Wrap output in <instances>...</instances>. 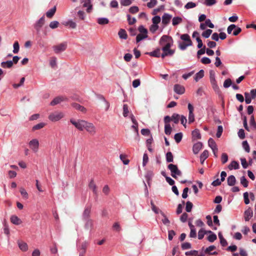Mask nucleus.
Returning <instances> with one entry per match:
<instances>
[{
	"instance_id": "nucleus-40",
	"label": "nucleus",
	"mask_w": 256,
	"mask_h": 256,
	"mask_svg": "<svg viewBox=\"0 0 256 256\" xmlns=\"http://www.w3.org/2000/svg\"><path fill=\"white\" fill-rule=\"evenodd\" d=\"M148 37V34H139L137 35L136 38V42H138Z\"/></svg>"
},
{
	"instance_id": "nucleus-8",
	"label": "nucleus",
	"mask_w": 256,
	"mask_h": 256,
	"mask_svg": "<svg viewBox=\"0 0 256 256\" xmlns=\"http://www.w3.org/2000/svg\"><path fill=\"white\" fill-rule=\"evenodd\" d=\"M188 123L191 124L194 121V108L192 105L190 103L188 104Z\"/></svg>"
},
{
	"instance_id": "nucleus-58",
	"label": "nucleus",
	"mask_w": 256,
	"mask_h": 256,
	"mask_svg": "<svg viewBox=\"0 0 256 256\" xmlns=\"http://www.w3.org/2000/svg\"><path fill=\"white\" fill-rule=\"evenodd\" d=\"M196 6V4L193 2H188L184 6L186 9L194 8Z\"/></svg>"
},
{
	"instance_id": "nucleus-57",
	"label": "nucleus",
	"mask_w": 256,
	"mask_h": 256,
	"mask_svg": "<svg viewBox=\"0 0 256 256\" xmlns=\"http://www.w3.org/2000/svg\"><path fill=\"white\" fill-rule=\"evenodd\" d=\"M192 45V44H191L190 43L183 42L180 44L179 47L181 50H184L186 48L187 46H190Z\"/></svg>"
},
{
	"instance_id": "nucleus-5",
	"label": "nucleus",
	"mask_w": 256,
	"mask_h": 256,
	"mask_svg": "<svg viewBox=\"0 0 256 256\" xmlns=\"http://www.w3.org/2000/svg\"><path fill=\"white\" fill-rule=\"evenodd\" d=\"M64 117V114L60 112H54L50 114L48 116V118L52 122H56Z\"/></svg>"
},
{
	"instance_id": "nucleus-19",
	"label": "nucleus",
	"mask_w": 256,
	"mask_h": 256,
	"mask_svg": "<svg viewBox=\"0 0 256 256\" xmlns=\"http://www.w3.org/2000/svg\"><path fill=\"white\" fill-rule=\"evenodd\" d=\"M228 184L230 186H234L236 182V179L234 176L231 175L227 178Z\"/></svg>"
},
{
	"instance_id": "nucleus-60",
	"label": "nucleus",
	"mask_w": 256,
	"mask_h": 256,
	"mask_svg": "<svg viewBox=\"0 0 256 256\" xmlns=\"http://www.w3.org/2000/svg\"><path fill=\"white\" fill-rule=\"evenodd\" d=\"M223 132V128L222 126H218V130L216 134L217 138H219L221 136L222 132Z\"/></svg>"
},
{
	"instance_id": "nucleus-17",
	"label": "nucleus",
	"mask_w": 256,
	"mask_h": 256,
	"mask_svg": "<svg viewBox=\"0 0 256 256\" xmlns=\"http://www.w3.org/2000/svg\"><path fill=\"white\" fill-rule=\"evenodd\" d=\"M91 208L90 206H87L85 208L83 212V218L84 220H86L89 219V217L90 214Z\"/></svg>"
},
{
	"instance_id": "nucleus-55",
	"label": "nucleus",
	"mask_w": 256,
	"mask_h": 256,
	"mask_svg": "<svg viewBox=\"0 0 256 256\" xmlns=\"http://www.w3.org/2000/svg\"><path fill=\"white\" fill-rule=\"evenodd\" d=\"M156 4V0H150V2L147 3V6L148 8H152Z\"/></svg>"
},
{
	"instance_id": "nucleus-39",
	"label": "nucleus",
	"mask_w": 256,
	"mask_h": 256,
	"mask_svg": "<svg viewBox=\"0 0 256 256\" xmlns=\"http://www.w3.org/2000/svg\"><path fill=\"white\" fill-rule=\"evenodd\" d=\"M172 128L170 124H164V132L167 135H170L172 132Z\"/></svg>"
},
{
	"instance_id": "nucleus-50",
	"label": "nucleus",
	"mask_w": 256,
	"mask_h": 256,
	"mask_svg": "<svg viewBox=\"0 0 256 256\" xmlns=\"http://www.w3.org/2000/svg\"><path fill=\"white\" fill-rule=\"evenodd\" d=\"M129 112L128 107V106L126 104H124L123 106V116L124 117H126Z\"/></svg>"
},
{
	"instance_id": "nucleus-9",
	"label": "nucleus",
	"mask_w": 256,
	"mask_h": 256,
	"mask_svg": "<svg viewBox=\"0 0 256 256\" xmlns=\"http://www.w3.org/2000/svg\"><path fill=\"white\" fill-rule=\"evenodd\" d=\"M45 22L44 16H42L38 21H37L34 24V28L36 30L37 32H39L40 30V28L43 26Z\"/></svg>"
},
{
	"instance_id": "nucleus-2",
	"label": "nucleus",
	"mask_w": 256,
	"mask_h": 256,
	"mask_svg": "<svg viewBox=\"0 0 256 256\" xmlns=\"http://www.w3.org/2000/svg\"><path fill=\"white\" fill-rule=\"evenodd\" d=\"M168 168L170 170L171 176L175 179L177 178L176 176H182V172L176 165L171 164L168 165Z\"/></svg>"
},
{
	"instance_id": "nucleus-6",
	"label": "nucleus",
	"mask_w": 256,
	"mask_h": 256,
	"mask_svg": "<svg viewBox=\"0 0 256 256\" xmlns=\"http://www.w3.org/2000/svg\"><path fill=\"white\" fill-rule=\"evenodd\" d=\"M52 48L54 52L58 54L66 50L67 48V43L66 42H64L58 45L54 46Z\"/></svg>"
},
{
	"instance_id": "nucleus-1",
	"label": "nucleus",
	"mask_w": 256,
	"mask_h": 256,
	"mask_svg": "<svg viewBox=\"0 0 256 256\" xmlns=\"http://www.w3.org/2000/svg\"><path fill=\"white\" fill-rule=\"evenodd\" d=\"M170 40H172L170 37L168 36L164 35L160 39V44L162 46V50L164 52H169L170 51L174 52V50H170V48L172 44L170 42Z\"/></svg>"
},
{
	"instance_id": "nucleus-35",
	"label": "nucleus",
	"mask_w": 256,
	"mask_h": 256,
	"mask_svg": "<svg viewBox=\"0 0 256 256\" xmlns=\"http://www.w3.org/2000/svg\"><path fill=\"white\" fill-rule=\"evenodd\" d=\"M153 176L154 174L152 171L149 170L146 172V178L148 184H150V182L152 180Z\"/></svg>"
},
{
	"instance_id": "nucleus-51",
	"label": "nucleus",
	"mask_w": 256,
	"mask_h": 256,
	"mask_svg": "<svg viewBox=\"0 0 256 256\" xmlns=\"http://www.w3.org/2000/svg\"><path fill=\"white\" fill-rule=\"evenodd\" d=\"M221 160L222 164H226L228 160V156L226 153H222L221 156Z\"/></svg>"
},
{
	"instance_id": "nucleus-45",
	"label": "nucleus",
	"mask_w": 256,
	"mask_h": 256,
	"mask_svg": "<svg viewBox=\"0 0 256 256\" xmlns=\"http://www.w3.org/2000/svg\"><path fill=\"white\" fill-rule=\"evenodd\" d=\"M46 126L44 122L39 123L32 127V130H36L43 128Z\"/></svg>"
},
{
	"instance_id": "nucleus-59",
	"label": "nucleus",
	"mask_w": 256,
	"mask_h": 256,
	"mask_svg": "<svg viewBox=\"0 0 256 256\" xmlns=\"http://www.w3.org/2000/svg\"><path fill=\"white\" fill-rule=\"evenodd\" d=\"M206 234V230H204L202 229L200 230L198 232V238L199 240L202 239Z\"/></svg>"
},
{
	"instance_id": "nucleus-13",
	"label": "nucleus",
	"mask_w": 256,
	"mask_h": 256,
	"mask_svg": "<svg viewBox=\"0 0 256 256\" xmlns=\"http://www.w3.org/2000/svg\"><path fill=\"white\" fill-rule=\"evenodd\" d=\"M253 216V212L251 208H249L244 213V218L246 221H248Z\"/></svg>"
},
{
	"instance_id": "nucleus-54",
	"label": "nucleus",
	"mask_w": 256,
	"mask_h": 256,
	"mask_svg": "<svg viewBox=\"0 0 256 256\" xmlns=\"http://www.w3.org/2000/svg\"><path fill=\"white\" fill-rule=\"evenodd\" d=\"M139 11V8L137 6H132L129 8V12L134 14Z\"/></svg>"
},
{
	"instance_id": "nucleus-48",
	"label": "nucleus",
	"mask_w": 256,
	"mask_h": 256,
	"mask_svg": "<svg viewBox=\"0 0 256 256\" xmlns=\"http://www.w3.org/2000/svg\"><path fill=\"white\" fill-rule=\"evenodd\" d=\"M193 204L192 202H191L190 201H188L186 202V210L187 212H190L192 210V208Z\"/></svg>"
},
{
	"instance_id": "nucleus-24",
	"label": "nucleus",
	"mask_w": 256,
	"mask_h": 256,
	"mask_svg": "<svg viewBox=\"0 0 256 256\" xmlns=\"http://www.w3.org/2000/svg\"><path fill=\"white\" fill-rule=\"evenodd\" d=\"M0 66L3 68H11L13 66V62L12 60L3 62L1 63Z\"/></svg>"
},
{
	"instance_id": "nucleus-16",
	"label": "nucleus",
	"mask_w": 256,
	"mask_h": 256,
	"mask_svg": "<svg viewBox=\"0 0 256 256\" xmlns=\"http://www.w3.org/2000/svg\"><path fill=\"white\" fill-rule=\"evenodd\" d=\"M172 17V16L168 14H164L162 16V24H168L170 22Z\"/></svg>"
},
{
	"instance_id": "nucleus-42",
	"label": "nucleus",
	"mask_w": 256,
	"mask_h": 256,
	"mask_svg": "<svg viewBox=\"0 0 256 256\" xmlns=\"http://www.w3.org/2000/svg\"><path fill=\"white\" fill-rule=\"evenodd\" d=\"M182 138V132H179L176 134L174 136V138L176 143H179Z\"/></svg>"
},
{
	"instance_id": "nucleus-23",
	"label": "nucleus",
	"mask_w": 256,
	"mask_h": 256,
	"mask_svg": "<svg viewBox=\"0 0 256 256\" xmlns=\"http://www.w3.org/2000/svg\"><path fill=\"white\" fill-rule=\"evenodd\" d=\"M11 222L16 225L20 224L22 223V220L16 216H12L10 218Z\"/></svg>"
},
{
	"instance_id": "nucleus-53",
	"label": "nucleus",
	"mask_w": 256,
	"mask_h": 256,
	"mask_svg": "<svg viewBox=\"0 0 256 256\" xmlns=\"http://www.w3.org/2000/svg\"><path fill=\"white\" fill-rule=\"evenodd\" d=\"M217 238V236L216 234L212 233L208 237V240L211 242H214Z\"/></svg>"
},
{
	"instance_id": "nucleus-63",
	"label": "nucleus",
	"mask_w": 256,
	"mask_h": 256,
	"mask_svg": "<svg viewBox=\"0 0 256 256\" xmlns=\"http://www.w3.org/2000/svg\"><path fill=\"white\" fill-rule=\"evenodd\" d=\"M20 192L22 194V196L24 198H28V194L25 190L24 188H21L20 189Z\"/></svg>"
},
{
	"instance_id": "nucleus-21",
	"label": "nucleus",
	"mask_w": 256,
	"mask_h": 256,
	"mask_svg": "<svg viewBox=\"0 0 256 256\" xmlns=\"http://www.w3.org/2000/svg\"><path fill=\"white\" fill-rule=\"evenodd\" d=\"M204 70H201L198 72H197L194 77V80L196 82H198L200 79L202 78L204 76Z\"/></svg>"
},
{
	"instance_id": "nucleus-26",
	"label": "nucleus",
	"mask_w": 256,
	"mask_h": 256,
	"mask_svg": "<svg viewBox=\"0 0 256 256\" xmlns=\"http://www.w3.org/2000/svg\"><path fill=\"white\" fill-rule=\"evenodd\" d=\"M64 100V98L60 96H58L55 98L50 102L51 106H54L62 102Z\"/></svg>"
},
{
	"instance_id": "nucleus-27",
	"label": "nucleus",
	"mask_w": 256,
	"mask_h": 256,
	"mask_svg": "<svg viewBox=\"0 0 256 256\" xmlns=\"http://www.w3.org/2000/svg\"><path fill=\"white\" fill-rule=\"evenodd\" d=\"M185 254H186V256H204V254H200L199 255L198 251L196 250H190V251H189V252H186L185 253Z\"/></svg>"
},
{
	"instance_id": "nucleus-49",
	"label": "nucleus",
	"mask_w": 256,
	"mask_h": 256,
	"mask_svg": "<svg viewBox=\"0 0 256 256\" xmlns=\"http://www.w3.org/2000/svg\"><path fill=\"white\" fill-rule=\"evenodd\" d=\"M240 183L244 188H246L248 186V181L244 176L241 177Z\"/></svg>"
},
{
	"instance_id": "nucleus-64",
	"label": "nucleus",
	"mask_w": 256,
	"mask_h": 256,
	"mask_svg": "<svg viewBox=\"0 0 256 256\" xmlns=\"http://www.w3.org/2000/svg\"><path fill=\"white\" fill-rule=\"evenodd\" d=\"M152 21L153 22V24L158 25V23L160 22V18L159 16H154L152 19Z\"/></svg>"
},
{
	"instance_id": "nucleus-37",
	"label": "nucleus",
	"mask_w": 256,
	"mask_h": 256,
	"mask_svg": "<svg viewBox=\"0 0 256 256\" xmlns=\"http://www.w3.org/2000/svg\"><path fill=\"white\" fill-rule=\"evenodd\" d=\"M244 97H245L244 100H245L246 103V104H250L251 102L252 99H253V98H251V96H250V94L248 92H244Z\"/></svg>"
},
{
	"instance_id": "nucleus-14",
	"label": "nucleus",
	"mask_w": 256,
	"mask_h": 256,
	"mask_svg": "<svg viewBox=\"0 0 256 256\" xmlns=\"http://www.w3.org/2000/svg\"><path fill=\"white\" fill-rule=\"evenodd\" d=\"M72 106L76 110H78L84 113H85L86 111V108L82 106H80L78 104L74 102L72 104Z\"/></svg>"
},
{
	"instance_id": "nucleus-12",
	"label": "nucleus",
	"mask_w": 256,
	"mask_h": 256,
	"mask_svg": "<svg viewBox=\"0 0 256 256\" xmlns=\"http://www.w3.org/2000/svg\"><path fill=\"white\" fill-rule=\"evenodd\" d=\"M174 91L176 94H182L184 92V88L180 84H176L174 86Z\"/></svg>"
},
{
	"instance_id": "nucleus-15",
	"label": "nucleus",
	"mask_w": 256,
	"mask_h": 256,
	"mask_svg": "<svg viewBox=\"0 0 256 256\" xmlns=\"http://www.w3.org/2000/svg\"><path fill=\"white\" fill-rule=\"evenodd\" d=\"M202 143L200 142H198L195 144L192 148V150L194 154H197L200 152L202 148Z\"/></svg>"
},
{
	"instance_id": "nucleus-61",
	"label": "nucleus",
	"mask_w": 256,
	"mask_h": 256,
	"mask_svg": "<svg viewBox=\"0 0 256 256\" xmlns=\"http://www.w3.org/2000/svg\"><path fill=\"white\" fill-rule=\"evenodd\" d=\"M59 22L58 21H52L50 24V27L51 28L54 29L58 27Z\"/></svg>"
},
{
	"instance_id": "nucleus-18",
	"label": "nucleus",
	"mask_w": 256,
	"mask_h": 256,
	"mask_svg": "<svg viewBox=\"0 0 256 256\" xmlns=\"http://www.w3.org/2000/svg\"><path fill=\"white\" fill-rule=\"evenodd\" d=\"M240 168V165L238 163L235 161H232L230 164L228 166V168L230 170H232V169L238 170Z\"/></svg>"
},
{
	"instance_id": "nucleus-28",
	"label": "nucleus",
	"mask_w": 256,
	"mask_h": 256,
	"mask_svg": "<svg viewBox=\"0 0 256 256\" xmlns=\"http://www.w3.org/2000/svg\"><path fill=\"white\" fill-rule=\"evenodd\" d=\"M118 34L119 37L122 39L126 40L128 38V35L126 32V31L124 29H120L118 32Z\"/></svg>"
},
{
	"instance_id": "nucleus-7",
	"label": "nucleus",
	"mask_w": 256,
	"mask_h": 256,
	"mask_svg": "<svg viewBox=\"0 0 256 256\" xmlns=\"http://www.w3.org/2000/svg\"><path fill=\"white\" fill-rule=\"evenodd\" d=\"M88 133L94 135L96 133V128L93 124L86 121L84 128Z\"/></svg>"
},
{
	"instance_id": "nucleus-38",
	"label": "nucleus",
	"mask_w": 256,
	"mask_h": 256,
	"mask_svg": "<svg viewBox=\"0 0 256 256\" xmlns=\"http://www.w3.org/2000/svg\"><path fill=\"white\" fill-rule=\"evenodd\" d=\"M192 136L194 138L197 139H200L201 138L200 134L198 129H195L192 132Z\"/></svg>"
},
{
	"instance_id": "nucleus-43",
	"label": "nucleus",
	"mask_w": 256,
	"mask_h": 256,
	"mask_svg": "<svg viewBox=\"0 0 256 256\" xmlns=\"http://www.w3.org/2000/svg\"><path fill=\"white\" fill-rule=\"evenodd\" d=\"M108 22L109 20L108 18H99L98 20V24L102 25L107 24L108 23Z\"/></svg>"
},
{
	"instance_id": "nucleus-20",
	"label": "nucleus",
	"mask_w": 256,
	"mask_h": 256,
	"mask_svg": "<svg viewBox=\"0 0 256 256\" xmlns=\"http://www.w3.org/2000/svg\"><path fill=\"white\" fill-rule=\"evenodd\" d=\"M88 188L92 190L93 192L95 194H97V186L94 182L93 179L91 180L90 182L88 184Z\"/></svg>"
},
{
	"instance_id": "nucleus-33",
	"label": "nucleus",
	"mask_w": 256,
	"mask_h": 256,
	"mask_svg": "<svg viewBox=\"0 0 256 256\" xmlns=\"http://www.w3.org/2000/svg\"><path fill=\"white\" fill-rule=\"evenodd\" d=\"M86 220V222L84 225L85 228L88 230L92 229V226H93V223H92V220L90 219H88Z\"/></svg>"
},
{
	"instance_id": "nucleus-47",
	"label": "nucleus",
	"mask_w": 256,
	"mask_h": 256,
	"mask_svg": "<svg viewBox=\"0 0 256 256\" xmlns=\"http://www.w3.org/2000/svg\"><path fill=\"white\" fill-rule=\"evenodd\" d=\"M242 147L247 152H250V148L246 140L244 141L242 143Z\"/></svg>"
},
{
	"instance_id": "nucleus-44",
	"label": "nucleus",
	"mask_w": 256,
	"mask_h": 256,
	"mask_svg": "<svg viewBox=\"0 0 256 256\" xmlns=\"http://www.w3.org/2000/svg\"><path fill=\"white\" fill-rule=\"evenodd\" d=\"M14 50L13 52L14 54H18L19 52L20 46L18 41H16L13 45Z\"/></svg>"
},
{
	"instance_id": "nucleus-10",
	"label": "nucleus",
	"mask_w": 256,
	"mask_h": 256,
	"mask_svg": "<svg viewBox=\"0 0 256 256\" xmlns=\"http://www.w3.org/2000/svg\"><path fill=\"white\" fill-rule=\"evenodd\" d=\"M29 145L32 150L35 152H37L39 146V142L37 139H33L29 142Z\"/></svg>"
},
{
	"instance_id": "nucleus-29",
	"label": "nucleus",
	"mask_w": 256,
	"mask_h": 256,
	"mask_svg": "<svg viewBox=\"0 0 256 256\" xmlns=\"http://www.w3.org/2000/svg\"><path fill=\"white\" fill-rule=\"evenodd\" d=\"M56 6H54L53 8L50 10L46 13V16L48 18H52L54 14L56 12Z\"/></svg>"
},
{
	"instance_id": "nucleus-4",
	"label": "nucleus",
	"mask_w": 256,
	"mask_h": 256,
	"mask_svg": "<svg viewBox=\"0 0 256 256\" xmlns=\"http://www.w3.org/2000/svg\"><path fill=\"white\" fill-rule=\"evenodd\" d=\"M210 83L212 86V88H214V90H215V92H220V88H218V86L217 84H216V81L215 79V75H214V72L211 70L210 71Z\"/></svg>"
},
{
	"instance_id": "nucleus-56",
	"label": "nucleus",
	"mask_w": 256,
	"mask_h": 256,
	"mask_svg": "<svg viewBox=\"0 0 256 256\" xmlns=\"http://www.w3.org/2000/svg\"><path fill=\"white\" fill-rule=\"evenodd\" d=\"M127 18L129 24L132 25L136 22V19L134 18H131L130 16V14L127 15Z\"/></svg>"
},
{
	"instance_id": "nucleus-34",
	"label": "nucleus",
	"mask_w": 256,
	"mask_h": 256,
	"mask_svg": "<svg viewBox=\"0 0 256 256\" xmlns=\"http://www.w3.org/2000/svg\"><path fill=\"white\" fill-rule=\"evenodd\" d=\"M180 38L182 40L186 42L187 43H190L192 44V42L190 39V37L188 34H183L181 36Z\"/></svg>"
},
{
	"instance_id": "nucleus-31",
	"label": "nucleus",
	"mask_w": 256,
	"mask_h": 256,
	"mask_svg": "<svg viewBox=\"0 0 256 256\" xmlns=\"http://www.w3.org/2000/svg\"><path fill=\"white\" fill-rule=\"evenodd\" d=\"M18 246L24 252H26L28 250V246L27 244L24 242H18Z\"/></svg>"
},
{
	"instance_id": "nucleus-52",
	"label": "nucleus",
	"mask_w": 256,
	"mask_h": 256,
	"mask_svg": "<svg viewBox=\"0 0 256 256\" xmlns=\"http://www.w3.org/2000/svg\"><path fill=\"white\" fill-rule=\"evenodd\" d=\"M250 124L251 126H252L254 130H256V122L254 120V115L251 116L250 118Z\"/></svg>"
},
{
	"instance_id": "nucleus-32",
	"label": "nucleus",
	"mask_w": 256,
	"mask_h": 256,
	"mask_svg": "<svg viewBox=\"0 0 256 256\" xmlns=\"http://www.w3.org/2000/svg\"><path fill=\"white\" fill-rule=\"evenodd\" d=\"M182 21V18L179 16L174 17L172 18V25L175 26L180 24Z\"/></svg>"
},
{
	"instance_id": "nucleus-25",
	"label": "nucleus",
	"mask_w": 256,
	"mask_h": 256,
	"mask_svg": "<svg viewBox=\"0 0 256 256\" xmlns=\"http://www.w3.org/2000/svg\"><path fill=\"white\" fill-rule=\"evenodd\" d=\"M148 54L152 56L159 58L160 56V49L157 48L153 52H148Z\"/></svg>"
},
{
	"instance_id": "nucleus-41",
	"label": "nucleus",
	"mask_w": 256,
	"mask_h": 256,
	"mask_svg": "<svg viewBox=\"0 0 256 256\" xmlns=\"http://www.w3.org/2000/svg\"><path fill=\"white\" fill-rule=\"evenodd\" d=\"M166 160L168 162H172L174 160L173 155L170 152H168L166 154Z\"/></svg>"
},
{
	"instance_id": "nucleus-3",
	"label": "nucleus",
	"mask_w": 256,
	"mask_h": 256,
	"mask_svg": "<svg viewBox=\"0 0 256 256\" xmlns=\"http://www.w3.org/2000/svg\"><path fill=\"white\" fill-rule=\"evenodd\" d=\"M70 123L73 124L78 130L82 131L85 126L86 121L82 120H75L74 119L70 120Z\"/></svg>"
},
{
	"instance_id": "nucleus-22",
	"label": "nucleus",
	"mask_w": 256,
	"mask_h": 256,
	"mask_svg": "<svg viewBox=\"0 0 256 256\" xmlns=\"http://www.w3.org/2000/svg\"><path fill=\"white\" fill-rule=\"evenodd\" d=\"M208 152L207 150H204L202 153L200 154V163L203 164L204 161L208 158Z\"/></svg>"
},
{
	"instance_id": "nucleus-11",
	"label": "nucleus",
	"mask_w": 256,
	"mask_h": 256,
	"mask_svg": "<svg viewBox=\"0 0 256 256\" xmlns=\"http://www.w3.org/2000/svg\"><path fill=\"white\" fill-rule=\"evenodd\" d=\"M82 3L83 4V7H87L86 12L88 13L90 12L92 8L91 0H82Z\"/></svg>"
},
{
	"instance_id": "nucleus-46",
	"label": "nucleus",
	"mask_w": 256,
	"mask_h": 256,
	"mask_svg": "<svg viewBox=\"0 0 256 256\" xmlns=\"http://www.w3.org/2000/svg\"><path fill=\"white\" fill-rule=\"evenodd\" d=\"M212 32V30H211L210 29H208V30H206V31H204L202 33V36L205 38H208L210 36V35L211 34Z\"/></svg>"
},
{
	"instance_id": "nucleus-30",
	"label": "nucleus",
	"mask_w": 256,
	"mask_h": 256,
	"mask_svg": "<svg viewBox=\"0 0 256 256\" xmlns=\"http://www.w3.org/2000/svg\"><path fill=\"white\" fill-rule=\"evenodd\" d=\"M208 146L212 149L216 150L217 146L214 140L212 138H210L208 140Z\"/></svg>"
},
{
	"instance_id": "nucleus-36",
	"label": "nucleus",
	"mask_w": 256,
	"mask_h": 256,
	"mask_svg": "<svg viewBox=\"0 0 256 256\" xmlns=\"http://www.w3.org/2000/svg\"><path fill=\"white\" fill-rule=\"evenodd\" d=\"M172 121H173L174 124H177L180 120V116L177 114H174L171 116Z\"/></svg>"
},
{
	"instance_id": "nucleus-62",
	"label": "nucleus",
	"mask_w": 256,
	"mask_h": 256,
	"mask_svg": "<svg viewBox=\"0 0 256 256\" xmlns=\"http://www.w3.org/2000/svg\"><path fill=\"white\" fill-rule=\"evenodd\" d=\"M232 82L230 78H228L225 80L224 83V86L225 88H228L232 85Z\"/></svg>"
}]
</instances>
